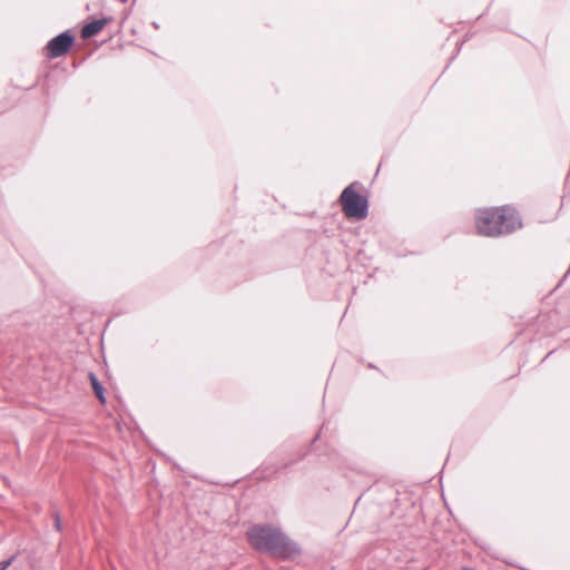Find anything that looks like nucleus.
I'll return each instance as SVG.
<instances>
[{"label":"nucleus","mask_w":570,"mask_h":570,"mask_svg":"<svg viewBox=\"0 0 570 570\" xmlns=\"http://www.w3.org/2000/svg\"><path fill=\"white\" fill-rule=\"evenodd\" d=\"M247 539L253 548L275 557L291 559L301 552L299 547L276 527L255 525L247 531Z\"/></svg>","instance_id":"obj_1"},{"label":"nucleus","mask_w":570,"mask_h":570,"mask_svg":"<svg viewBox=\"0 0 570 570\" xmlns=\"http://www.w3.org/2000/svg\"><path fill=\"white\" fill-rule=\"evenodd\" d=\"M475 223L478 232L484 236H499L521 227L519 216L510 207L479 209Z\"/></svg>","instance_id":"obj_2"},{"label":"nucleus","mask_w":570,"mask_h":570,"mask_svg":"<svg viewBox=\"0 0 570 570\" xmlns=\"http://www.w3.org/2000/svg\"><path fill=\"white\" fill-rule=\"evenodd\" d=\"M340 203L347 218L361 220L367 216V199L356 191L355 184H351L342 191Z\"/></svg>","instance_id":"obj_3"},{"label":"nucleus","mask_w":570,"mask_h":570,"mask_svg":"<svg viewBox=\"0 0 570 570\" xmlns=\"http://www.w3.org/2000/svg\"><path fill=\"white\" fill-rule=\"evenodd\" d=\"M73 43V37L69 31H65L52 38L47 47V56L49 58H58L66 55Z\"/></svg>","instance_id":"obj_4"},{"label":"nucleus","mask_w":570,"mask_h":570,"mask_svg":"<svg viewBox=\"0 0 570 570\" xmlns=\"http://www.w3.org/2000/svg\"><path fill=\"white\" fill-rule=\"evenodd\" d=\"M106 23V19H98L87 23L81 30L82 38L87 39L94 37L104 29Z\"/></svg>","instance_id":"obj_5"},{"label":"nucleus","mask_w":570,"mask_h":570,"mask_svg":"<svg viewBox=\"0 0 570 570\" xmlns=\"http://www.w3.org/2000/svg\"><path fill=\"white\" fill-rule=\"evenodd\" d=\"M89 379H90L92 389H94L97 397L104 403L105 402V396H104V389H102L101 384L99 383V381L96 377V375L92 374V373L89 374Z\"/></svg>","instance_id":"obj_6"},{"label":"nucleus","mask_w":570,"mask_h":570,"mask_svg":"<svg viewBox=\"0 0 570 570\" xmlns=\"http://www.w3.org/2000/svg\"><path fill=\"white\" fill-rule=\"evenodd\" d=\"M11 563H12V558L0 563V569L7 570Z\"/></svg>","instance_id":"obj_7"},{"label":"nucleus","mask_w":570,"mask_h":570,"mask_svg":"<svg viewBox=\"0 0 570 570\" xmlns=\"http://www.w3.org/2000/svg\"><path fill=\"white\" fill-rule=\"evenodd\" d=\"M55 525H56V529H57V530H60V528H61V521H60L59 515H56V518H55Z\"/></svg>","instance_id":"obj_8"},{"label":"nucleus","mask_w":570,"mask_h":570,"mask_svg":"<svg viewBox=\"0 0 570 570\" xmlns=\"http://www.w3.org/2000/svg\"><path fill=\"white\" fill-rule=\"evenodd\" d=\"M0 570H3V569H0Z\"/></svg>","instance_id":"obj_9"}]
</instances>
